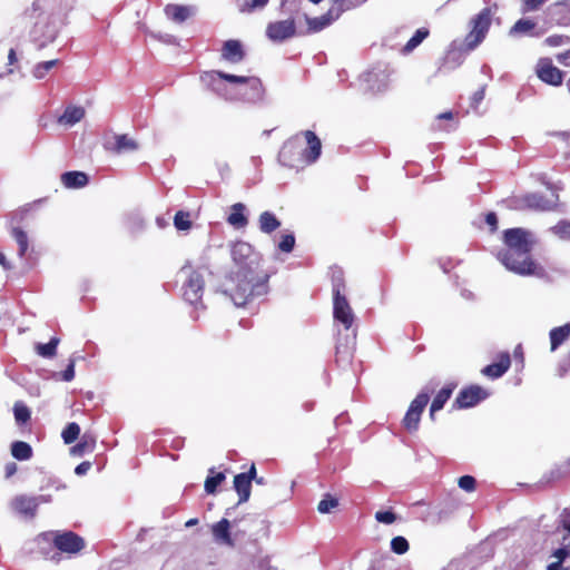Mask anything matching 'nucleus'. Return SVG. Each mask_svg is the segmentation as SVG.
Listing matches in <instances>:
<instances>
[{
    "label": "nucleus",
    "instance_id": "nucleus-1",
    "mask_svg": "<svg viewBox=\"0 0 570 570\" xmlns=\"http://www.w3.org/2000/svg\"><path fill=\"white\" fill-rule=\"evenodd\" d=\"M504 248L497 258L510 272L521 276H542L544 269L530 256L534 245L532 234L521 227L508 228L503 232Z\"/></svg>",
    "mask_w": 570,
    "mask_h": 570
},
{
    "label": "nucleus",
    "instance_id": "nucleus-2",
    "mask_svg": "<svg viewBox=\"0 0 570 570\" xmlns=\"http://www.w3.org/2000/svg\"><path fill=\"white\" fill-rule=\"evenodd\" d=\"M269 277L264 269L230 272L215 292L227 296L235 306H245L268 294Z\"/></svg>",
    "mask_w": 570,
    "mask_h": 570
},
{
    "label": "nucleus",
    "instance_id": "nucleus-3",
    "mask_svg": "<svg viewBox=\"0 0 570 570\" xmlns=\"http://www.w3.org/2000/svg\"><path fill=\"white\" fill-rule=\"evenodd\" d=\"M203 82L209 86L218 95L222 92V80L239 86L237 96L226 97L230 100H240L247 104H259L264 99L265 89L259 78L236 76L233 73L212 70L202 76Z\"/></svg>",
    "mask_w": 570,
    "mask_h": 570
},
{
    "label": "nucleus",
    "instance_id": "nucleus-4",
    "mask_svg": "<svg viewBox=\"0 0 570 570\" xmlns=\"http://www.w3.org/2000/svg\"><path fill=\"white\" fill-rule=\"evenodd\" d=\"M178 275L184 278L181 289L184 299L194 305L204 308L202 297L204 294L205 278L212 275V272L206 266L193 268L189 264H185Z\"/></svg>",
    "mask_w": 570,
    "mask_h": 570
},
{
    "label": "nucleus",
    "instance_id": "nucleus-5",
    "mask_svg": "<svg viewBox=\"0 0 570 570\" xmlns=\"http://www.w3.org/2000/svg\"><path fill=\"white\" fill-rule=\"evenodd\" d=\"M498 11V4L483 8L470 20V31L465 36L463 47L466 51H473L485 39L492 24L493 14Z\"/></svg>",
    "mask_w": 570,
    "mask_h": 570
},
{
    "label": "nucleus",
    "instance_id": "nucleus-6",
    "mask_svg": "<svg viewBox=\"0 0 570 570\" xmlns=\"http://www.w3.org/2000/svg\"><path fill=\"white\" fill-rule=\"evenodd\" d=\"M38 541L40 543L53 544L56 552L66 554H77L80 552L86 543L83 538L72 531H46L38 534Z\"/></svg>",
    "mask_w": 570,
    "mask_h": 570
},
{
    "label": "nucleus",
    "instance_id": "nucleus-7",
    "mask_svg": "<svg viewBox=\"0 0 570 570\" xmlns=\"http://www.w3.org/2000/svg\"><path fill=\"white\" fill-rule=\"evenodd\" d=\"M391 70L385 63H377L360 77L362 88L366 92L381 94L387 90Z\"/></svg>",
    "mask_w": 570,
    "mask_h": 570
},
{
    "label": "nucleus",
    "instance_id": "nucleus-8",
    "mask_svg": "<svg viewBox=\"0 0 570 570\" xmlns=\"http://www.w3.org/2000/svg\"><path fill=\"white\" fill-rule=\"evenodd\" d=\"M230 256L236 267L235 272L262 269L259 255L254 250L250 244L244 240H238L232 245Z\"/></svg>",
    "mask_w": 570,
    "mask_h": 570
},
{
    "label": "nucleus",
    "instance_id": "nucleus-9",
    "mask_svg": "<svg viewBox=\"0 0 570 570\" xmlns=\"http://www.w3.org/2000/svg\"><path fill=\"white\" fill-rule=\"evenodd\" d=\"M333 317L334 321L342 324L346 331L352 328L355 321V314L345 294H338V289H336V296H333Z\"/></svg>",
    "mask_w": 570,
    "mask_h": 570
},
{
    "label": "nucleus",
    "instance_id": "nucleus-10",
    "mask_svg": "<svg viewBox=\"0 0 570 570\" xmlns=\"http://www.w3.org/2000/svg\"><path fill=\"white\" fill-rule=\"evenodd\" d=\"M489 396L487 390L479 385H471L462 389L455 397L453 406L458 409H470L478 405Z\"/></svg>",
    "mask_w": 570,
    "mask_h": 570
},
{
    "label": "nucleus",
    "instance_id": "nucleus-11",
    "mask_svg": "<svg viewBox=\"0 0 570 570\" xmlns=\"http://www.w3.org/2000/svg\"><path fill=\"white\" fill-rule=\"evenodd\" d=\"M296 35L295 20L289 18L269 22L266 28V36L273 42H284Z\"/></svg>",
    "mask_w": 570,
    "mask_h": 570
},
{
    "label": "nucleus",
    "instance_id": "nucleus-12",
    "mask_svg": "<svg viewBox=\"0 0 570 570\" xmlns=\"http://www.w3.org/2000/svg\"><path fill=\"white\" fill-rule=\"evenodd\" d=\"M538 78L547 85L560 86L563 81V71L553 66L550 58H541L535 68Z\"/></svg>",
    "mask_w": 570,
    "mask_h": 570
},
{
    "label": "nucleus",
    "instance_id": "nucleus-13",
    "mask_svg": "<svg viewBox=\"0 0 570 570\" xmlns=\"http://www.w3.org/2000/svg\"><path fill=\"white\" fill-rule=\"evenodd\" d=\"M559 200L557 193L552 191L550 197H546L540 193H531L523 197L524 205L534 210H552Z\"/></svg>",
    "mask_w": 570,
    "mask_h": 570
},
{
    "label": "nucleus",
    "instance_id": "nucleus-14",
    "mask_svg": "<svg viewBox=\"0 0 570 570\" xmlns=\"http://www.w3.org/2000/svg\"><path fill=\"white\" fill-rule=\"evenodd\" d=\"M10 505L19 514L33 519L39 507V499H33V495L20 494L12 499Z\"/></svg>",
    "mask_w": 570,
    "mask_h": 570
},
{
    "label": "nucleus",
    "instance_id": "nucleus-15",
    "mask_svg": "<svg viewBox=\"0 0 570 570\" xmlns=\"http://www.w3.org/2000/svg\"><path fill=\"white\" fill-rule=\"evenodd\" d=\"M302 154L297 141L293 139L286 140L278 153V163L288 168L297 167Z\"/></svg>",
    "mask_w": 570,
    "mask_h": 570
},
{
    "label": "nucleus",
    "instance_id": "nucleus-16",
    "mask_svg": "<svg viewBox=\"0 0 570 570\" xmlns=\"http://www.w3.org/2000/svg\"><path fill=\"white\" fill-rule=\"evenodd\" d=\"M343 9L340 7H332L325 14L317 18H309L306 16L308 32H318L328 27L333 21L340 18Z\"/></svg>",
    "mask_w": 570,
    "mask_h": 570
},
{
    "label": "nucleus",
    "instance_id": "nucleus-17",
    "mask_svg": "<svg viewBox=\"0 0 570 570\" xmlns=\"http://www.w3.org/2000/svg\"><path fill=\"white\" fill-rule=\"evenodd\" d=\"M511 366V357L508 352L500 353L498 361L484 366L482 374L490 379H499L503 376Z\"/></svg>",
    "mask_w": 570,
    "mask_h": 570
},
{
    "label": "nucleus",
    "instance_id": "nucleus-18",
    "mask_svg": "<svg viewBox=\"0 0 570 570\" xmlns=\"http://www.w3.org/2000/svg\"><path fill=\"white\" fill-rule=\"evenodd\" d=\"M303 135L306 139L307 148L303 151L302 156L307 164H313L322 154V141L312 130H305Z\"/></svg>",
    "mask_w": 570,
    "mask_h": 570
},
{
    "label": "nucleus",
    "instance_id": "nucleus-19",
    "mask_svg": "<svg viewBox=\"0 0 570 570\" xmlns=\"http://www.w3.org/2000/svg\"><path fill=\"white\" fill-rule=\"evenodd\" d=\"M164 12L168 19L176 23H183L196 13V8L183 4H167Z\"/></svg>",
    "mask_w": 570,
    "mask_h": 570
},
{
    "label": "nucleus",
    "instance_id": "nucleus-20",
    "mask_svg": "<svg viewBox=\"0 0 570 570\" xmlns=\"http://www.w3.org/2000/svg\"><path fill=\"white\" fill-rule=\"evenodd\" d=\"M222 57L232 63L240 62L245 57L242 42L235 39L225 41L222 50Z\"/></svg>",
    "mask_w": 570,
    "mask_h": 570
},
{
    "label": "nucleus",
    "instance_id": "nucleus-21",
    "mask_svg": "<svg viewBox=\"0 0 570 570\" xmlns=\"http://www.w3.org/2000/svg\"><path fill=\"white\" fill-rule=\"evenodd\" d=\"M227 223L236 229L245 228L248 225L246 206L243 203H235L230 207V213L226 218Z\"/></svg>",
    "mask_w": 570,
    "mask_h": 570
},
{
    "label": "nucleus",
    "instance_id": "nucleus-22",
    "mask_svg": "<svg viewBox=\"0 0 570 570\" xmlns=\"http://www.w3.org/2000/svg\"><path fill=\"white\" fill-rule=\"evenodd\" d=\"M464 52L468 51L464 49L463 42L461 43L460 48H456L455 42H453L451 49L446 52L443 67L441 69L451 71L460 67L465 59Z\"/></svg>",
    "mask_w": 570,
    "mask_h": 570
},
{
    "label": "nucleus",
    "instance_id": "nucleus-23",
    "mask_svg": "<svg viewBox=\"0 0 570 570\" xmlns=\"http://www.w3.org/2000/svg\"><path fill=\"white\" fill-rule=\"evenodd\" d=\"M61 181L66 188L78 189L88 185L89 176L85 171L70 170L61 175Z\"/></svg>",
    "mask_w": 570,
    "mask_h": 570
},
{
    "label": "nucleus",
    "instance_id": "nucleus-24",
    "mask_svg": "<svg viewBox=\"0 0 570 570\" xmlns=\"http://www.w3.org/2000/svg\"><path fill=\"white\" fill-rule=\"evenodd\" d=\"M535 22L529 18H521L514 22V24L509 30L510 37L518 36H531V37H540L541 32H535Z\"/></svg>",
    "mask_w": 570,
    "mask_h": 570
},
{
    "label": "nucleus",
    "instance_id": "nucleus-25",
    "mask_svg": "<svg viewBox=\"0 0 570 570\" xmlns=\"http://www.w3.org/2000/svg\"><path fill=\"white\" fill-rule=\"evenodd\" d=\"M212 532L217 542L227 544L229 547L234 546V541L230 537V522L226 518H223L213 524Z\"/></svg>",
    "mask_w": 570,
    "mask_h": 570
},
{
    "label": "nucleus",
    "instance_id": "nucleus-26",
    "mask_svg": "<svg viewBox=\"0 0 570 570\" xmlns=\"http://www.w3.org/2000/svg\"><path fill=\"white\" fill-rule=\"evenodd\" d=\"M114 140V144L107 148L116 154L132 153L138 149L136 140L126 134L115 135Z\"/></svg>",
    "mask_w": 570,
    "mask_h": 570
},
{
    "label": "nucleus",
    "instance_id": "nucleus-27",
    "mask_svg": "<svg viewBox=\"0 0 570 570\" xmlns=\"http://www.w3.org/2000/svg\"><path fill=\"white\" fill-rule=\"evenodd\" d=\"M85 109L81 106H67L63 114L58 118L60 125L72 127L85 117Z\"/></svg>",
    "mask_w": 570,
    "mask_h": 570
},
{
    "label": "nucleus",
    "instance_id": "nucleus-28",
    "mask_svg": "<svg viewBox=\"0 0 570 570\" xmlns=\"http://www.w3.org/2000/svg\"><path fill=\"white\" fill-rule=\"evenodd\" d=\"M356 344V333L353 331L352 335L346 334L344 337L340 335L336 343V354L342 355L346 360L352 356V352Z\"/></svg>",
    "mask_w": 570,
    "mask_h": 570
},
{
    "label": "nucleus",
    "instance_id": "nucleus-29",
    "mask_svg": "<svg viewBox=\"0 0 570 570\" xmlns=\"http://www.w3.org/2000/svg\"><path fill=\"white\" fill-rule=\"evenodd\" d=\"M234 489L238 494V504L247 502L250 497L252 482L240 475L239 473L234 476Z\"/></svg>",
    "mask_w": 570,
    "mask_h": 570
},
{
    "label": "nucleus",
    "instance_id": "nucleus-30",
    "mask_svg": "<svg viewBox=\"0 0 570 570\" xmlns=\"http://www.w3.org/2000/svg\"><path fill=\"white\" fill-rule=\"evenodd\" d=\"M259 229L264 234H272L281 227V220L272 212H263L258 218Z\"/></svg>",
    "mask_w": 570,
    "mask_h": 570
},
{
    "label": "nucleus",
    "instance_id": "nucleus-31",
    "mask_svg": "<svg viewBox=\"0 0 570 570\" xmlns=\"http://www.w3.org/2000/svg\"><path fill=\"white\" fill-rule=\"evenodd\" d=\"M551 351H556L570 336V323L553 327L550 333Z\"/></svg>",
    "mask_w": 570,
    "mask_h": 570
},
{
    "label": "nucleus",
    "instance_id": "nucleus-32",
    "mask_svg": "<svg viewBox=\"0 0 570 570\" xmlns=\"http://www.w3.org/2000/svg\"><path fill=\"white\" fill-rule=\"evenodd\" d=\"M96 436L92 433L86 432L80 438V441L71 448V453L82 455L86 452H92L96 446Z\"/></svg>",
    "mask_w": 570,
    "mask_h": 570
},
{
    "label": "nucleus",
    "instance_id": "nucleus-33",
    "mask_svg": "<svg viewBox=\"0 0 570 570\" xmlns=\"http://www.w3.org/2000/svg\"><path fill=\"white\" fill-rule=\"evenodd\" d=\"M453 389L451 386H443L434 396L430 406V417L434 420V414L441 411L448 400L451 397Z\"/></svg>",
    "mask_w": 570,
    "mask_h": 570
},
{
    "label": "nucleus",
    "instance_id": "nucleus-34",
    "mask_svg": "<svg viewBox=\"0 0 570 570\" xmlns=\"http://www.w3.org/2000/svg\"><path fill=\"white\" fill-rule=\"evenodd\" d=\"M430 35L428 28H419L414 32V35L410 38V40L405 43V46L401 49L403 55L411 53L415 48H417Z\"/></svg>",
    "mask_w": 570,
    "mask_h": 570
},
{
    "label": "nucleus",
    "instance_id": "nucleus-35",
    "mask_svg": "<svg viewBox=\"0 0 570 570\" xmlns=\"http://www.w3.org/2000/svg\"><path fill=\"white\" fill-rule=\"evenodd\" d=\"M11 455L18 461H27L32 456V448L24 441H14L10 445Z\"/></svg>",
    "mask_w": 570,
    "mask_h": 570
},
{
    "label": "nucleus",
    "instance_id": "nucleus-36",
    "mask_svg": "<svg viewBox=\"0 0 570 570\" xmlns=\"http://www.w3.org/2000/svg\"><path fill=\"white\" fill-rule=\"evenodd\" d=\"M60 343L59 337L53 336L50 338L48 343H37L36 344V352L38 355L45 358H52L57 354V347Z\"/></svg>",
    "mask_w": 570,
    "mask_h": 570
},
{
    "label": "nucleus",
    "instance_id": "nucleus-37",
    "mask_svg": "<svg viewBox=\"0 0 570 570\" xmlns=\"http://www.w3.org/2000/svg\"><path fill=\"white\" fill-rule=\"evenodd\" d=\"M11 236L18 244V256L23 258L29 248V238L27 233L20 227H13Z\"/></svg>",
    "mask_w": 570,
    "mask_h": 570
},
{
    "label": "nucleus",
    "instance_id": "nucleus-38",
    "mask_svg": "<svg viewBox=\"0 0 570 570\" xmlns=\"http://www.w3.org/2000/svg\"><path fill=\"white\" fill-rule=\"evenodd\" d=\"M431 393V390H422L411 402L407 410L421 415L430 401Z\"/></svg>",
    "mask_w": 570,
    "mask_h": 570
},
{
    "label": "nucleus",
    "instance_id": "nucleus-39",
    "mask_svg": "<svg viewBox=\"0 0 570 570\" xmlns=\"http://www.w3.org/2000/svg\"><path fill=\"white\" fill-rule=\"evenodd\" d=\"M269 0H236V6L242 13H252L263 10Z\"/></svg>",
    "mask_w": 570,
    "mask_h": 570
},
{
    "label": "nucleus",
    "instance_id": "nucleus-40",
    "mask_svg": "<svg viewBox=\"0 0 570 570\" xmlns=\"http://www.w3.org/2000/svg\"><path fill=\"white\" fill-rule=\"evenodd\" d=\"M80 435V426L76 422H70L62 430L61 438L65 444H72Z\"/></svg>",
    "mask_w": 570,
    "mask_h": 570
},
{
    "label": "nucleus",
    "instance_id": "nucleus-41",
    "mask_svg": "<svg viewBox=\"0 0 570 570\" xmlns=\"http://www.w3.org/2000/svg\"><path fill=\"white\" fill-rule=\"evenodd\" d=\"M59 62L60 61L58 59L39 62L33 67L32 76L36 79H43L53 67L59 65Z\"/></svg>",
    "mask_w": 570,
    "mask_h": 570
},
{
    "label": "nucleus",
    "instance_id": "nucleus-42",
    "mask_svg": "<svg viewBox=\"0 0 570 570\" xmlns=\"http://www.w3.org/2000/svg\"><path fill=\"white\" fill-rule=\"evenodd\" d=\"M13 415L16 422L19 425H23L30 420L31 412L29 407L24 405L22 402H16L13 405Z\"/></svg>",
    "mask_w": 570,
    "mask_h": 570
},
{
    "label": "nucleus",
    "instance_id": "nucleus-43",
    "mask_svg": "<svg viewBox=\"0 0 570 570\" xmlns=\"http://www.w3.org/2000/svg\"><path fill=\"white\" fill-rule=\"evenodd\" d=\"M226 475L224 472H217L214 475H208L205 480V491L208 494H214L217 488L225 481Z\"/></svg>",
    "mask_w": 570,
    "mask_h": 570
},
{
    "label": "nucleus",
    "instance_id": "nucleus-44",
    "mask_svg": "<svg viewBox=\"0 0 570 570\" xmlns=\"http://www.w3.org/2000/svg\"><path fill=\"white\" fill-rule=\"evenodd\" d=\"M550 232L561 240H570V220H560L550 228Z\"/></svg>",
    "mask_w": 570,
    "mask_h": 570
},
{
    "label": "nucleus",
    "instance_id": "nucleus-45",
    "mask_svg": "<svg viewBox=\"0 0 570 570\" xmlns=\"http://www.w3.org/2000/svg\"><path fill=\"white\" fill-rule=\"evenodd\" d=\"M35 543L37 544L38 552L48 560L59 561V553L56 552L53 544L48 546V543H40L38 541V535L35 538Z\"/></svg>",
    "mask_w": 570,
    "mask_h": 570
},
{
    "label": "nucleus",
    "instance_id": "nucleus-46",
    "mask_svg": "<svg viewBox=\"0 0 570 570\" xmlns=\"http://www.w3.org/2000/svg\"><path fill=\"white\" fill-rule=\"evenodd\" d=\"M551 557L556 558V561L564 562L570 557V539L564 535L562 539L561 547L553 550Z\"/></svg>",
    "mask_w": 570,
    "mask_h": 570
},
{
    "label": "nucleus",
    "instance_id": "nucleus-47",
    "mask_svg": "<svg viewBox=\"0 0 570 570\" xmlns=\"http://www.w3.org/2000/svg\"><path fill=\"white\" fill-rule=\"evenodd\" d=\"M337 505H338V500L327 493L318 502L317 511L322 514H326V513H330Z\"/></svg>",
    "mask_w": 570,
    "mask_h": 570
},
{
    "label": "nucleus",
    "instance_id": "nucleus-48",
    "mask_svg": "<svg viewBox=\"0 0 570 570\" xmlns=\"http://www.w3.org/2000/svg\"><path fill=\"white\" fill-rule=\"evenodd\" d=\"M174 226L178 230H188L191 227L189 214L183 210L177 212L174 217Z\"/></svg>",
    "mask_w": 570,
    "mask_h": 570
},
{
    "label": "nucleus",
    "instance_id": "nucleus-49",
    "mask_svg": "<svg viewBox=\"0 0 570 570\" xmlns=\"http://www.w3.org/2000/svg\"><path fill=\"white\" fill-rule=\"evenodd\" d=\"M409 541L402 535L394 537L391 540V550L396 554H404L409 551Z\"/></svg>",
    "mask_w": 570,
    "mask_h": 570
},
{
    "label": "nucleus",
    "instance_id": "nucleus-50",
    "mask_svg": "<svg viewBox=\"0 0 570 570\" xmlns=\"http://www.w3.org/2000/svg\"><path fill=\"white\" fill-rule=\"evenodd\" d=\"M420 420H421L420 414L407 410L404 415V419H403V425L410 432L416 431L419 428Z\"/></svg>",
    "mask_w": 570,
    "mask_h": 570
},
{
    "label": "nucleus",
    "instance_id": "nucleus-51",
    "mask_svg": "<svg viewBox=\"0 0 570 570\" xmlns=\"http://www.w3.org/2000/svg\"><path fill=\"white\" fill-rule=\"evenodd\" d=\"M277 247L283 253H291L295 247V235L293 233H287L282 235Z\"/></svg>",
    "mask_w": 570,
    "mask_h": 570
},
{
    "label": "nucleus",
    "instance_id": "nucleus-52",
    "mask_svg": "<svg viewBox=\"0 0 570 570\" xmlns=\"http://www.w3.org/2000/svg\"><path fill=\"white\" fill-rule=\"evenodd\" d=\"M332 286H333V296H336V289H338V294H344L345 283L343 278V272L341 269H336L332 275Z\"/></svg>",
    "mask_w": 570,
    "mask_h": 570
},
{
    "label": "nucleus",
    "instance_id": "nucleus-53",
    "mask_svg": "<svg viewBox=\"0 0 570 570\" xmlns=\"http://www.w3.org/2000/svg\"><path fill=\"white\" fill-rule=\"evenodd\" d=\"M82 358L81 356L78 357H70L69 363L67 367L60 373L61 380L65 382H71L75 379V365L76 361Z\"/></svg>",
    "mask_w": 570,
    "mask_h": 570
},
{
    "label": "nucleus",
    "instance_id": "nucleus-54",
    "mask_svg": "<svg viewBox=\"0 0 570 570\" xmlns=\"http://www.w3.org/2000/svg\"><path fill=\"white\" fill-rule=\"evenodd\" d=\"M458 485L460 489H462L466 492H472L475 489L476 480L474 476H472L470 474H465V475H462L459 478Z\"/></svg>",
    "mask_w": 570,
    "mask_h": 570
},
{
    "label": "nucleus",
    "instance_id": "nucleus-55",
    "mask_svg": "<svg viewBox=\"0 0 570 570\" xmlns=\"http://www.w3.org/2000/svg\"><path fill=\"white\" fill-rule=\"evenodd\" d=\"M375 520L380 523L392 524L396 520V515L391 510H381L375 513Z\"/></svg>",
    "mask_w": 570,
    "mask_h": 570
},
{
    "label": "nucleus",
    "instance_id": "nucleus-56",
    "mask_svg": "<svg viewBox=\"0 0 570 570\" xmlns=\"http://www.w3.org/2000/svg\"><path fill=\"white\" fill-rule=\"evenodd\" d=\"M570 42V38L568 36L562 35H553L544 39V45L549 47H560L563 45H568Z\"/></svg>",
    "mask_w": 570,
    "mask_h": 570
},
{
    "label": "nucleus",
    "instance_id": "nucleus-57",
    "mask_svg": "<svg viewBox=\"0 0 570 570\" xmlns=\"http://www.w3.org/2000/svg\"><path fill=\"white\" fill-rule=\"evenodd\" d=\"M46 28H47V31H46V33H43L45 39L42 41H40L38 45L39 50L45 48L47 46V43L52 42L57 37V29L55 26L47 24Z\"/></svg>",
    "mask_w": 570,
    "mask_h": 570
},
{
    "label": "nucleus",
    "instance_id": "nucleus-58",
    "mask_svg": "<svg viewBox=\"0 0 570 570\" xmlns=\"http://www.w3.org/2000/svg\"><path fill=\"white\" fill-rule=\"evenodd\" d=\"M548 0H522V12H530L538 10Z\"/></svg>",
    "mask_w": 570,
    "mask_h": 570
},
{
    "label": "nucleus",
    "instance_id": "nucleus-59",
    "mask_svg": "<svg viewBox=\"0 0 570 570\" xmlns=\"http://www.w3.org/2000/svg\"><path fill=\"white\" fill-rule=\"evenodd\" d=\"M487 86L483 85L479 90H476L471 97V107L476 109L479 104L484 99Z\"/></svg>",
    "mask_w": 570,
    "mask_h": 570
},
{
    "label": "nucleus",
    "instance_id": "nucleus-60",
    "mask_svg": "<svg viewBox=\"0 0 570 570\" xmlns=\"http://www.w3.org/2000/svg\"><path fill=\"white\" fill-rule=\"evenodd\" d=\"M570 508L563 509L560 514V525L570 534Z\"/></svg>",
    "mask_w": 570,
    "mask_h": 570
},
{
    "label": "nucleus",
    "instance_id": "nucleus-61",
    "mask_svg": "<svg viewBox=\"0 0 570 570\" xmlns=\"http://www.w3.org/2000/svg\"><path fill=\"white\" fill-rule=\"evenodd\" d=\"M484 220H485L487 225L490 226L491 232L497 230V228H498V216H497V214L494 212L487 213Z\"/></svg>",
    "mask_w": 570,
    "mask_h": 570
},
{
    "label": "nucleus",
    "instance_id": "nucleus-62",
    "mask_svg": "<svg viewBox=\"0 0 570 570\" xmlns=\"http://www.w3.org/2000/svg\"><path fill=\"white\" fill-rule=\"evenodd\" d=\"M90 468L91 463L89 461H83L75 468V473L79 476L85 475L90 470Z\"/></svg>",
    "mask_w": 570,
    "mask_h": 570
},
{
    "label": "nucleus",
    "instance_id": "nucleus-63",
    "mask_svg": "<svg viewBox=\"0 0 570 570\" xmlns=\"http://www.w3.org/2000/svg\"><path fill=\"white\" fill-rule=\"evenodd\" d=\"M239 474L243 476L245 475V478H247L248 481L253 482L257 478L255 464H252L247 472H242Z\"/></svg>",
    "mask_w": 570,
    "mask_h": 570
},
{
    "label": "nucleus",
    "instance_id": "nucleus-64",
    "mask_svg": "<svg viewBox=\"0 0 570 570\" xmlns=\"http://www.w3.org/2000/svg\"><path fill=\"white\" fill-rule=\"evenodd\" d=\"M562 561H554L548 564L547 570H568V568H564L562 566Z\"/></svg>",
    "mask_w": 570,
    "mask_h": 570
}]
</instances>
